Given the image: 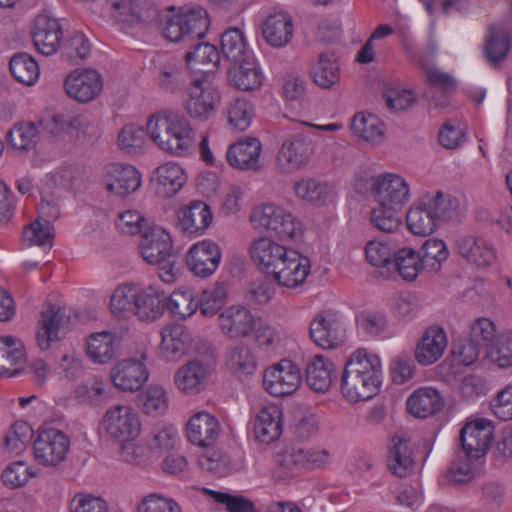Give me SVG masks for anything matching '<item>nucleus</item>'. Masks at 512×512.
I'll return each instance as SVG.
<instances>
[{"label":"nucleus","instance_id":"obj_63","mask_svg":"<svg viewBox=\"0 0 512 512\" xmlns=\"http://www.w3.org/2000/svg\"><path fill=\"white\" fill-rule=\"evenodd\" d=\"M394 254V247L381 240H371L365 246L368 263L377 268H386L388 272H391Z\"/></svg>","mask_w":512,"mask_h":512},{"label":"nucleus","instance_id":"obj_4","mask_svg":"<svg viewBox=\"0 0 512 512\" xmlns=\"http://www.w3.org/2000/svg\"><path fill=\"white\" fill-rule=\"evenodd\" d=\"M209 16L201 6L170 7L159 17L162 36L174 43L192 44L203 38L209 28Z\"/></svg>","mask_w":512,"mask_h":512},{"label":"nucleus","instance_id":"obj_62","mask_svg":"<svg viewBox=\"0 0 512 512\" xmlns=\"http://www.w3.org/2000/svg\"><path fill=\"white\" fill-rule=\"evenodd\" d=\"M252 431L258 443L265 445L274 443L283 432L282 418H254Z\"/></svg>","mask_w":512,"mask_h":512},{"label":"nucleus","instance_id":"obj_39","mask_svg":"<svg viewBox=\"0 0 512 512\" xmlns=\"http://www.w3.org/2000/svg\"><path fill=\"white\" fill-rule=\"evenodd\" d=\"M335 378L333 362L322 355L312 357L306 365V382L308 386L320 393L327 392Z\"/></svg>","mask_w":512,"mask_h":512},{"label":"nucleus","instance_id":"obj_37","mask_svg":"<svg viewBox=\"0 0 512 512\" xmlns=\"http://www.w3.org/2000/svg\"><path fill=\"white\" fill-rule=\"evenodd\" d=\"M26 362V352L21 339L8 335L0 337V376L16 377L23 368L14 366Z\"/></svg>","mask_w":512,"mask_h":512},{"label":"nucleus","instance_id":"obj_27","mask_svg":"<svg viewBox=\"0 0 512 512\" xmlns=\"http://www.w3.org/2000/svg\"><path fill=\"white\" fill-rule=\"evenodd\" d=\"M186 180L187 175L184 168L172 161L158 166L151 176L154 191L162 198H170L176 195L182 189Z\"/></svg>","mask_w":512,"mask_h":512},{"label":"nucleus","instance_id":"obj_13","mask_svg":"<svg viewBox=\"0 0 512 512\" xmlns=\"http://www.w3.org/2000/svg\"><path fill=\"white\" fill-rule=\"evenodd\" d=\"M313 152L314 147L310 139L295 135L281 144L276 156V168L285 174L300 170L309 164Z\"/></svg>","mask_w":512,"mask_h":512},{"label":"nucleus","instance_id":"obj_28","mask_svg":"<svg viewBox=\"0 0 512 512\" xmlns=\"http://www.w3.org/2000/svg\"><path fill=\"white\" fill-rule=\"evenodd\" d=\"M32 39L38 52L46 56L53 55L62 39L58 20L48 15H38L34 21Z\"/></svg>","mask_w":512,"mask_h":512},{"label":"nucleus","instance_id":"obj_50","mask_svg":"<svg viewBox=\"0 0 512 512\" xmlns=\"http://www.w3.org/2000/svg\"><path fill=\"white\" fill-rule=\"evenodd\" d=\"M221 50L224 57L233 64L254 55L248 47L243 31L239 28L227 29L222 34Z\"/></svg>","mask_w":512,"mask_h":512},{"label":"nucleus","instance_id":"obj_17","mask_svg":"<svg viewBox=\"0 0 512 512\" xmlns=\"http://www.w3.org/2000/svg\"><path fill=\"white\" fill-rule=\"evenodd\" d=\"M495 426L488 418H474L468 421L460 430L462 449L474 457L486 456L494 439Z\"/></svg>","mask_w":512,"mask_h":512},{"label":"nucleus","instance_id":"obj_34","mask_svg":"<svg viewBox=\"0 0 512 512\" xmlns=\"http://www.w3.org/2000/svg\"><path fill=\"white\" fill-rule=\"evenodd\" d=\"M185 62L194 75L203 74L200 78H205L217 72L220 64V54L218 49L209 43H199L193 50L185 55Z\"/></svg>","mask_w":512,"mask_h":512},{"label":"nucleus","instance_id":"obj_57","mask_svg":"<svg viewBox=\"0 0 512 512\" xmlns=\"http://www.w3.org/2000/svg\"><path fill=\"white\" fill-rule=\"evenodd\" d=\"M295 194L302 200L322 204L333 193V187L326 183L314 179H303L294 186Z\"/></svg>","mask_w":512,"mask_h":512},{"label":"nucleus","instance_id":"obj_9","mask_svg":"<svg viewBox=\"0 0 512 512\" xmlns=\"http://www.w3.org/2000/svg\"><path fill=\"white\" fill-rule=\"evenodd\" d=\"M330 453L326 449L305 447L298 443L285 444L276 454V463L284 470L296 472L324 467L329 463Z\"/></svg>","mask_w":512,"mask_h":512},{"label":"nucleus","instance_id":"obj_18","mask_svg":"<svg viewBox=\"0 0 512 512\" xmlns=\"http://www.w3.org/2000/svg\"><path fill=\"white\" fill-rule=\"evenodd\" d=\"M291 249L271 237L261 236L250 243L249 255L257 268L270 277Z\"/></svg>","mask_w":512,"mask_h":512},{"label":"nucleus","instance_id":"obj_16","mask_svg":"<svg viewBox=\"0 0 512 512\" xmlns=\"http://www.w3.org/2000/svg\"><path fill=\"white\" fill-rule=\"evenodd\" d=\"M149 371L144 355L141 359L125 358L117 361L110 370L113 385L123 392H135L148 380Z\"/></svg>","mask_w":512,"mask_h":512},{"label":"nucleus","instance_id":"obj_48","mask_svg":"<svg viewBox=\"0 0 512 512\" xmlns=\"http://www.w3.org/2000/svg\"><path fill=\"white\" fill-rule=\"evenodd\" d=\"M424 268L420 254L409 247L401 248L395 252L391 271L405 281H413Z\"/></svg>","mask_w":512,"mask_h":512},{"label":"nucleus","instance_id":"obj_1","mask_svg":"<svg viewBox=\"0 0 512 512\" xmlns=\"http://www.w3.org/2000/svg\"><path fill=\"white\" fill-rule=\"evenodd\" d=\"M461 217L460 202L450 193L440 190L427 192L413 202L406 213L408 230L416 236H429L441 223Z\"/></svg>","mask_w":512,"mask_h":512},{"label":"nucleus","instance_id":"obj_56","mask_svg":"<svg viewBox=\"0 0 512 512\" xmlns=\"http://www.w3.org/2000/svg\"><path fill=\"white\" fill-rule=\"evenodd\" d=\"M198 307L199 301L196 300L195 294L191 289L179 288L170 295L168 309L178 319L191 317Z\"/></svg>","mask_w":512,"mask_h":512},{"label":"nucleus","instance_id":"obj_54","mask_svg":"<svg viewBox=\"0 0 512 512\" xmlns=\"http://www.w3.org/2000/svg\"><path fill=\"white\" fill-rule=\"evenodd\" d=\"M137 285L123 284L114 289L110 297V310L118 318L134 315Z\"/></svg>","mask_w":512,"mask_h":512},{"label":"nucleus","instance_id":"obj_36","mask_svg":"<svg viewBox=\"0 0 512 512\" xmlns=\"http://www.w3.org/2000/svg\"><path fill=\"white\" fill-rule=\"evenodd\" d=\"M444 407L441 394L433 387L418 388L406 400V409L411 416H433Z\"/></svg>","mask_w":512,"mask_h":512},{"label":"nucleus","instance_id":"obj_42","mask_svg":"<svg viewBox=\"0 0 512 512\" xmlns=\"http://www.w3.org/2000/svg\"><path fill=\"white\" fill-rule=\"evenodd\" d=\"M310 75L317 86L324 89L332 88L340 79V67L335 55L320 53L311 63Z\"/></svg>","mask_w":512,"mask_h":512},{"label":"nucleus","instance_id":"obj_35","mask_svg":"<svg viewBox=\"0 0 512 512\" xmlns=\"http://www.w3.org/2000/svg\"><path fill=\"white\" fill-rule=\"evenodd\" d=\"M164 291L155 285L137 286L134 314L143 321H154L164 313Z\"/></svg>","mask_w":512,"mask_h":512},{"label":"nucleus","instance_id":"obj_25","mask_svg":"<svg viewBox=\"0 0 512 512\" xmlns=\"http://www.w3.org/2000/svg\"><path fill=\"white\" fill-rule=\"evenodd\" d=\"M262 35L271 47H286L292 41L294 35L292 16L283 10L270 12L262 22Z\"/></svg>","mask_w":512,"mask_h":512},{"label":"nucleus","instance_id":"obj_43","mask_svg":"<svg viewBox=\"0 0 512 512\" xmlns=\"http://www.w3.org/2000/svg\"><path fill=\"white\" fill-rule=\"evenodd\" d=\"M118 338L111 332L91 334L86 341L87 356L95 363H108L116 354Z\"/></svg>","mask_w":512,"mask_h":512},{"label":"nucleus","instance_id":"obj_47","mask_svg":"<svg viewBox=\"0 0 512 512\" xmlns=\"http://www.w3.org/2000/svg\"><path fill=\"white\" fill-rule=\"evenodd\" d=\"M105 381L93 376L77 384L74 388V399L77 405L86 407H98L105 399Z\"/></svg>","mask_w":512,"mask_h":512},{"label":"nucleus","instance_id":"obj_5","mask_svg":"<svg viewBox=\"0 0 512 512\" xmlns=\"http://www.w3.org/2000/svg\"><path fill=\"white\" fill-rule=\"evenodd\" d=\"M358 193L370 192L373 203H383L403 208L411 198L408 181L397 173H380L375 176L366 174L355 179Z\"/></svg>","mask_w":512,"mask_h":512},{"label":"nucleus","instance_id":"obj_23","mask_svg":"<svg viewBox=\"0 0 512 512\" xmlns=\"http://www.w3.org/2000/svg\"><path fill=\"white\" fill-rule=\"evenodd\" d=\"M310 271L309 258L292 248L270 277L280 286L296 288L305 282Z\"/></svg>","mask_w":512,"mask_h":512},{"label":"nucleus","instance_id":"obj_10","mask_svg":"<svg viewBox=\"0 0 512 512\" xmlns=\"http://www.w3.org/2000/svg\"><path fill=\"white\" fill-rule=\"evenodd\" d=\"M70 450L68 436L52 427H40L33 443L35 460L46 467H56L64 462Z\"/></svg>","mask_w":512,"mask_h":512},{"label":"nucleus","instance_id":"obj_31","mask_svg":"<svg viewBox=\"0 0 512 512\" xmlns=\"http://www.w3.org/2000/svg\"><path fill=\"white\" fill-rule=\"evenodd\" d=\"M262 144L258 138L246 137L231 144L226 152L230 166L239 170H257L260 167Z\"/></svg>","mask_w":512,"mask_h":512},{"label":"nucleus","instance_id":"obj_38","mask_svg":"<svg viewBox=\"0 0 512 512\" xmlns=\"http://www.w3.org/2000/svg\"><path fill=\"white\" fill-rule=\"evenodd\" d=\"M212 219L210 207L203 201H194L178 213L179 226L190 235L202 234Z\"/></svg>","mask_w":512,"mask_h":512},{"label":"nucleus","instance_id":"obj_6","mask_svg":"<svg viewBox=\"0 0 512 512\" xmlns=\"http://www.w3.org/2000/svg\"><path fill=\"white\" fill-rule=\"evenodd\" d=\"M252 226L280 240H295L303 234L301 221L290 211L275 204L256 206L249 217Z\"/></svg>","mask_w":512,"mask_h":512},{"label":"nucleus","instance_id":"obj_20","mask_svg":"<svg viewBox=\"0 0 512 512\" xmlns=\"http://www.w3.org/2000/svg\"><path fill=\"white\" fill-rule=\"evenodd\" d=\"M313 342L323 349H334L345 341V328L340 319L331 312L317 314L310 323Z\"/></svg>","mask_w":512,"mask_h":512},{"label":"nucleus","instance_id":"obj_12","mask_svg":"<svg viewBox=\"0 0 512 512\" xmlns=\"http://www.w3.org/2000/svg\"><path fill=\"white\" fill-rule=\"evenodd\" d=\"M302 382L300 367L288 359H283L268 367L263 375L265 390L276 397L293 394Z\"/></svg>","mask_w":512,"mask_h":512},{"label":"nucleus","instance_id":"obj_22","mask_svg":"<svg viewBox=\"0 0 512 512\" xmlns=\"http://www.w3.org/2000/svg\"><path fill=\"white\" fill-rule=\"evenodd\" d=\"M171 235L161 226H151L142 231L139 252L149 264H159L172 256Z\"/></svg>","mask_w":512,"mask_h":512},{"label":"nucleus","instance_id":"obj_55","mask_svg":"<svg viewBox=\"0 0 512 512\" xmlns=\"http://www.w3.org/2000/svg\"><path fill=\"white\" fill-rule=\"evenodd\" d=\"M10 71L20 83L31 86L35 84L40 75V68L36 60L27 53H17L10 59Z\"/></svg>","mask_w":512,"mask_h":512},{"label":"nucleus","instance_id":"obj_33","mask_svg":"<svg viewBox=\"0 0 512 512\" xmlns=\"http://www.w3.org/2000/svg\"><path fill=\"white\" fill-rule=\"evenodd\" d=\"M192 335L182 325H168L161 330L160 353L166 360H176L192 348Z\"/></svg>","mask_w":512,"mask_h":512},{"label":"nucleus","instance_id":"obj_49","mask_svg":"<svg viewBox=\"0 0 512 512\" xmlns=\"http://www.w3.org/2000/svg\"><path fill=\"white\" fill-rule=\"evenodd\" d=\"M188 440L198 446H208L220 433L217 418H190L186 425Z\"/></svg>","mask_w":512,"mask_h":512},{"label":"nucleus","instance_id":"obj_15","mask_svg":"<svg viewBox=\"0 0 512 512\" xmlns=\"http://www.w3.org/2000/svg\"><path fill=\"white\" fill-rule=\"evenodd\" d=\"M218 328L222 335L231 340L250 337L256 328L253 313L244 305L233 304L218 315Z\"/></svg>","mask_w":512,"mask_h":512},{"label":"nucleus","instance_id":"obj_52","mask_svg":"<svg viewBox=\"0 0 512 512\" xmlns=\"http://www.w3.org/2000/svg\"><path fill=\"white\" fill-rule=\"evenodd\" d=\"M402 209L403 208L393 205L374 203L370 216L371 223L376 229L382 232L393 233L397 231L402 224Z\"/></svg>","mask_w":512,"mask_h":512},{"label":"nucleus","instance_id":"obj_14","mask_svg":"<svg viewBox=\"0 0 512 512\" xmlns=\"http://www.w3.org/2000/svg\"><path fill=\"white\" fill-rule=\"evenodd\" d=\"M70 315L65 308L51 306L41 313L36 333L37 346L41 351L49 350L70 329Z\"/></svg>","mask_w":512,"mask_h":512},{"label":"nucleus","instance_id":"obj_7","mask_svg":"<svg viewBox=\"0 0 512 512\" xmlns=\"http://www.w3.org/2000/svg\"><path fill=\"white\" fill-rule=\"evenodd\" d=\"M113 19L123 28L149 31L158 25L154 0H108Z\"/></svg>","mask_w":512,"mask_h":512},{"label":"nucleus","instance_id":"obj_45","mask_svg":"<svg viewBox=\"0 0 512 512\" xmlns=\"http://www.w3.org/2000/svg\"><path fill=\"white\" fill-rule=\"evenodd\" d=\"M484 457H474L468 455V452L462 449L457 453L455 459L451 462L447 475L451 481L457 484H464L471 481L484 463Z\"/></svg>","mask_w":512,"mask_h":512},{"label":"nucleus","instance_id":"obj_8","mask_svg":"<svg viewBox=\"0 0 512 512\" xmlns=\"http://www.w3.org/2000/svg\"><path fill=\"white\" fill-rule=\"evenodd\" d=\"M204 358H196L181 366L174 375L176 387L186 395H196L208 384L214 368L213 347L205 343Z\"/></svg>","mask_w":512,"mask_h":512},{"label":"nucleus","instance_id":"obj_64","mask_svg":"<svg viewBox=\"0 0 512 512\" xmlns=\"http://www.w3.org/2000/svg\"><path fill=\"white\" fill-rule=\"evenodd\" d=\"M53 238L54 228L48 220L36 219L23 232V240L28 246L37 245L50 249Z\"/></svg>","mask_w":512,"mask_h":512},{"label":"nucleus","instance_id":"obj_51","mask_svg":"<svg viewBox=\"0 0 512 512\" xmlns=\"http://www.w3.org/2000/svg\"><path fill=\"white\" fill-rule=\"evenodd\" d=\"M102 427L112 440L127 442L139 435L141 423L139 418H104Z\"/></svg>","mask_w":512,"mask_h":512},{"label":"nucleus","instance_id":"obj_24","mask_svg":"<svg viewBox=\"0 0 512 512\" xmlns=\"http://www.w3.org/2000/svg\"><path fill=\"white\" fill-rule=\"evenodd\" d=\"M103 184L110 194L124 198L141 186V174L132 165L114 164L106 172Z\"/></svg>","mask_w":512,"mask_h":512},{"label":"nucleus","instance_id":"obj_3","mask_svg":"<svg viewBox=\"0 0 512 512\" xmlns=\"http://www.w3.org/2000/svg\"><path fill=\"white\" fill-rule=\"evenodd\" d=\"M147 133L159 149L174 156L190 153L195 132L190 121L181 113L163 110L149 117Z\"/></svg>","mask_w":512,"mask_h":512},{"label":"nucleus","instance_id":"obj_61","mask_svg":"<svg viewBox=\"0 0 512 512\" xmlns=\"http://www.w3.org/2000/svg\"><path fill=\"white\" fill-rule=\"evenodd\" d=\"M226 113L229 126L239 131L248 129L254 116L251 103L243 98L235 99L229 103Z\"/></svg>","mask_w":512,"mask_h":512},{"label":"nucleus","instance_id":"obj_58","mask_svg":"<svg viewBox=\"0 0 512 512\" xmlns=\"http://www.w3.org/2000/svg\"><path fill=\"white\" fill-rule=\"evenodd\" d=\"M486 355L500 368L512 367V331L500 333L493 343L487 345Z\"/></svg>","mask_w":512,"mask_h":512},{"label":"nucleus","instance_id":"obj_59","mask_svg":"<svg viewBox=\"0 0 512 512\" xmlns=\"http://www.w3.org/2000/svg\"><path fill=\"white\" fill-rule=\"evenodd\" d=\"M422 250L421 260L424 268L431 272H437L449 256L445 242L439 238L427 239L422 245Z\"/></svg>","mask_w":512,"mask_h":512},{"label":"nucleus","instance_id":"obj_29","mask_svg":"<svg viewBox=\"0 0 512 512\" xmlns=\"http://www.w3.org/2000/svg\"><path fill=\"white\" fill-rule=\"evenodd\" d=\"M199 467L215 476L224 477L245 466L243 453L229 454L221 449H210L198 458Z\"/></svg>","mask_w":512,"mask_h":512},{"label":"nucleus","instance_id":"obj_11","mask_svg":"<svg viewBox=\"0 0 512 512\" xmlns=\"http://www.w3.org/2000/svg\"><path fill=\"white\" fill-rule=\"evenodd\" d=\"M220 101L221 95L217 87L208 79L195 76L188 90L184 108L192 119L206 121L215 113Z\"/></svg>","mask_w":512,"mask_h":512},{"label":"nucleus","instance_id":"obj_53","mask_svg":"<svg viewBox=\"0 0 512 512\" xmlns=\"http://www.w3.org/2000/svg\"><path fill=\"white\" fill-rule=\"evenodd\" d=\"M41 124V122H19L14 124L7 135L11 147L19 151H26L35 147Z\"/></svg>","mask_w":512,"mask_h":512},{"label":"nucleus","instance_id":"obj_60","mask_svg":"<svg viewBox=\"0 0 512 512\" xmlns=\"http://www.w3.org/2000/svg\"><path fill=\"white\" fill-rule=\"evenodd\" d=\"M33 436L32 426L24 421H15L4 438L5 450L9 453L19 454L25 448Z\"/></svg>","mask_w":512,"mask_h":512},{"label":"nucleus","instance_id":"obj_21","mask_svg":"<svg viewBox=\"0 0 512 512\" xmlns=\"http://www.w3.org/2000/svg\"><path fill=\"white\" fill-rule=\"evenodd\" d=\"M67 95L81 103L95 99L103 89L101 75L93 69H76L64 81Z\"/></svg>","mask_w":512,"mask_h":512},{"label":"nucleus","instance_id":"obj_2","mask_svg":"<svg viewBox=\"0 0 512 512\" xmlns=\"http://www.w3.org/2000/svg\"><path fill=\"white\" fill-rule=\"evenodd\" d=\"M383 379L378 355L360 348L347 359L341 380L343 396L351 402L369 400L378 394Z\"/></svg>","mask_w":512,"mask_h":512},{"label":"nucleus","instance_id":"obj_30","mask_svg":"<svg viewBox=\"0 0 512 512\" xmlns=\"http://www.w3.org/2000/svg\"><path fill=\"white\" fill-rule=\"evenodd\" d=\"M447 335L439 326L428 327L417 342L414 356L422 366L437 362L447 347Z\"/></svg>","mask_w":512,"mask_h":512},{"label":"nucleus","instance_id":"obj_46","mask_svg":"<svg viewBox=\"0 0 512 512\" xmlns=\"http://www.w3.org/2000/svg\"><path fill=\"white\" fill-rule=\"evenodd\" d=\"M226 365L233 374L243 377L255 372L257 362L251 347L238 343L228 349Z\"/></svg>","mask_w":512,"mask_h":512},{"label":"nucleus","instance_id":"obj_41","mask_svg":"<svg viewBox=\"0 0 512 512\" xmlns=\"http://www.w3.org/2000/svg\"><path fill=\"white\" fill-rule=\"evenodd\" d=\"M459 255L477 266H489L495 259L494 249L484 239L461 236L456 241Z\"/></svg>","mask_w":512,"mask_h":512},{"label":"nucleus","instance_id":"obj_19","mask_svg":"<svg viewBox=\"0 0 512 512\" xmlns=\"http://www.w3.org/2000/svg\"><path fill=\"white\" fill-rule=\"evenodd\" d=\"M221 258L222 252L218 244L205 239L189 248L186 255V264L195 276L208 278L218 269Z\"/></svg>","mask_w":512,"mask_h":512},{"label":"nucleus","instance_id":"obj_44","mask_svg":"<svg viewBox=\"0 0 512 512\" xmlns=\"http://www.w3.org/2000/svg\"><path fill=\"white\" fill-rule=\"evenodd\" d=\"M155 82L158 88L165 93H181L186 86L182 63L178 60H168L161 64L155 76Z\"/></svg>","mask_w":512,"mask_h":512},{"label":"nucleus","instance_id":"obj_26","mask_svg":"<svg viewBox=\"0 0 512 512\" xmlns=\"http://www.w3.org/2000/svg\"><path fill=\"white\" fill-rule=\"evenodd\" d=\"M391 442L392 447L387 459L388 468L399 478L407 477L415 468L411 437L406 431H399L392 437Z\"/></svg>","mask_w":512,"mask_h":512},{"label":"nucleus","instance_id":"obj_32","mask_svg":"<svg viewBox=\"0 0 512 512\" xmlns=\"http://www.w3.org/2000/svg\"><path fill=\"white\" fill-rule=\"evenodd\" d=\"M227 78L233 87L243 91H253L262 86L264 75L253 55L234 63L227 72Z\"/></svg>","mask_w":512,"mask_h":512},{"label":"nucleus","instance_id":"obj_40","mask_svg":"<svg viewBox=\"0 0 512 512\" xmlns=\"http://www.w3.org/2000/svg\"><path fill=\"white\" fill-rule=\"evenodd\" d=\"M351 130L355 136L371 145H380L386 139L385 124L374 114H355L351 120Z\"/></svg>","mask_w":512,"mask_h":512}]
</instances>
